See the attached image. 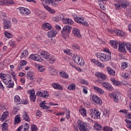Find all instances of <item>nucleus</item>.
Here are the masks:
<instances>
[{
	"mask_svg": "<svg viewBox=\"0 0 131 131\" xmlns=\"http://www.w3.org/2000/svg\"><path fill=\"white\" fill-rule=\"evenodd\" d=\"M1 126H2V130L3 131L8 130V125L7 123H4L3 124H2Z\"/></svg>",
	"mask_w": 131,
	"mask_h": 131,
	"instance_id": "obj_38",
	"label": "nucleus"
},
{
	"mask_svg": "<svg viewBox=\"0 0 131 131\" xmlns=\"http://www.w3.org/2000/svg\"><path fill=\"white\" fill-rule=\"evenodd\" d=\"M73 33L74 35L77 36V37H81V35L80 34V31L76 28H74L73 29Z\"/></svg>",
	"mask_w": 131,
	"mask_h": 131,
	"instance_id": "obj_15",
	"label": "nucleus"
},
{
	"mask_svg": "<svg viewBox=\"0 0 131 131\" xmlns=\"http://www.w3.org/2000/svg\"><path fill=\"white\" fill-rule=\"evenodd\" d=\"M104 131H112V128L108 126H104L103 128Z\"/></svg>",
	"mask_w": 131,
	"mask_h": 131,
	"instance_id": "obj_52",
	"label": "nucleus"
},
{
	"mask_svg": "<svg viewBox=\"0 0 131 131\" xmlns=\"http://www.w3.org/2000/svg\"><path fill=\"white\" fill-rule=\"evenodd\" d=\"M8 116H9V112H4L1 118V120L2 121H4V120H6V119H7V118H8Z\"/></svg>",
	"mask_w": 131,
	"mask_h": 131,
	"instance_id": "obj_29",
	"label": "nucleus"
},
{
	"mask_svg": "<svg viewBox=\"0 0 131 131\" xmlns=\"http://www.w3.org/2000/svg\"><path fill=\"white\" fill-rule=\"evenodd\" d=\"M80 113L81 114L82 116L86 117V110L84 108H81L79 110Z\"/></svg>",
	"mask_w": 131,
	"mask_h": 131,
	"instance_id": "obj_37",
	"label": "nucleus"
},
{
	"mask_svg": "<svg viewBox=\"0 0 131 131\" xmlns=\"http://www.w3.org/2000/svg\"><path fill=\"white\" fill-rule=\"evenodd\" d=\"M45 3L51 6H57L58 5V1H56V0H46Z\"/></svg>",
	"mask_w": 131,
	"mask_h": 131,
	"instance_id": "obj_21",
	"label": "nucleus"
},
{
	"mask_svg": "<svg viewBox=\"0 0 131 131\" xmlns=\"http://www.w3.org/2000/svg\"><path fill=\"white\" fill-rule=\"evenodd\" d=\"M80 20H81V21H83V18L82 17H78V18H75V22H77V23H79L80 24H81V23H82V21H80Z\"/></svg>",
	"mask_w": 131,
	"mask_h": 131,
	"instance_id": "obj_44",
	"label": "nucleus"
},
{
	"mask_svg": "<svg viewBox=\"0 0 131 131\" xmlns=\"http://www.w3.org/2000/svg\"><path fill=\"white\" fill-rule=\"evenodd\" d=\"M111 96L114 98V101L117 103L119 101V98H120V95L119 92H113L111 94Z\"/></svg>",
	"mask_w": 131,
	"mask_h": 131,
	"instance_id": "obj_11",
	"label": "nucleus"
},
{
	"mask_svg": "<svg viewBox=\"0 0 131 131\" xmlns=\"http://www.w3.org/2000/svg\"><path fill=\"white\" fill-rule=\"evenodd\" d=\"M41 97L42 98H48L49 97V94H48V91H44L43 93H42Z\"/></svg>",
	"mask_w": 131,
	"mask_h": 131,
	"instance_id": "obj_47",
	"label": "nucleus"
},
{
	"mask_svg": "<svg viewBox=\"0 0 131 131\" xmlns=\"http://www.w3.org/2000/svg\"><path fill=\"white\" fill-rule=\"evenodd\" d=\"M44 8H45V9L47 10V11H49V12H51L52 13H55V10H52V9H51L48 6H44Z\"/></svg>",
	"mask_w": 131,
	"mask_h": 131,
	"instance_id": "obj_51",
	"label": "nucleus"
},
{
	"mask_svg": "<svg viewBox=\"0 0 131 131\" xmlns=\"http://www.w3.org/2000/svg\"><path fill=\"white\" fill-rule=\"evenodd\" d=\"M60 76H61L62 78H65L66 79H67V78H69V75H68V74H67V73L64 71L60 72Z\"/></svg>",
	"mask_w": 131,
	"mask_h": 131,
	"instance_id": "obj_28",
	"label": "nucleus"
},
{
	"mask_svg": "<svg viewBox=\"0 0 131 131\" xmlns=\"http://www.w3.org/2000/svg\"><path fill=\"white\" fill-rule=\"evenodd\" d=\"M125 116L127 118H129V119H131V113H128V112Z\"/></svg>",
	"mask_w": 131,
	"mask_h": 131,
	"instance_id": "obj_62",
	"label": "nucleus"
},
{
	"mask_svg": "<svg viewBox=\"0 0 131 131\" xmlns=\"http://www.w3.org/2000/svg\"><path fill=\"white\" fill-rule=\"evenodd\" d=\"M9 45L11 47H14L15 46V41H9Z\"/></svg>",
	"mask_w": 131,
	"mask_h": 131,
	"instance_id": "obj_63",
	"label": "nucleus"
},
{
	"mask_svg": "<svg viewBox=\"0 0 131 131\" xmlns=\"http://www.w3.org/2000/svg\"><path fill=\"white\" fill-rule=\"evenodd\" d=\"M52 86L54 88L55 90H59V91L63 90V86L61 85L59 83H53L51 84Z\"/></svg>",
	"mask_w": 131,
	"mask_h": 131,
	"instance_id": "obj_17",
	"label": "nucleus"
},
{
	"mask_svg": "<svg viewBox=\"0 0 131 131\" xmlns=\"http://www.w3.org/2000/svg\"><path fill=\"white\" fill-rule=\"evenodd\" d=\"M95 76L98 78H100L101 79L103 80L106 79V78H107V76H106L105 74L100 72L96 73Z\"/></svg>",
	"mask_w": 131,
	"mask_h": 131,
	"instance_id": "obj_20",
	"label": "nucleus"
},
{
	"mask_svg": "<svg viewBox=\"0 0 131 131\" xmlns=\"http://www.w3.org/2000/svg\"><path fill=\"white\" fill-rule=\"evenodd\" d=\"M27 56H28V51H27V50H25L23 52H22L20 58L22 59V58L27 57Z\"/></svg>",
	"mask_w": 131,
	"mask_h": 131,
	"instance_id": "obj_43",
	"label": "nucleus"
},
{
	"mask_svg": "<svg viewBox=\"0 0 131 131\" xmlns=\"http://www.w3.org/2000/svg\"><path fill=\"white\" fill-rule=\"evenodd\" d=\"M4 28L5 29H10L11 28V22L10 20L5 19L4 20Z\"/></svg>",
	"mask_w": 131,
	"mask_h": 131,
	"instance_id": "obj_16",
	"label": "nucleus"
},
{
	"mask_svg": "<svg viewBox=\"0 0 131 131\" xmlns=\"http://www.w3.org/2000/svg\"><path fill=\"white\" fill-rule=\"evenodd\" d=\"M96 56L102 62H106V61L111 60V53H108V55L105 53H98L96 54Z\"/></svg>",
	"mask_w": 131,
	"mask_h": 131,
	"instance_id": "obj_3",
	"label": "nucleus"
},
{
	"mask_svg": "<svg viewBox=\"0 0 131 131\" xmlns=\"http://www.w3.org/2000/svg\"><path fill=\"white\" fill-rule=\"evenodd\" d=\"M26 64H27V61L24 60H21L19 63V67H18V70H21V69H22L21 66H25Z\"/></svg>",
	"mask_w": 131,
	"mask_h": 131,
	"instance_id": "obj_34",
	"label": "nucleus"
},
{
	"mask_svg": "<svg viewBox=\"0 0 131 131\" xmlns=\"http://www.w3.org/2000/svg\"><path fill=\"white\" fill-rule=\"evenodd\" d=\"M97 66L104 68V67H105V64L102 63V62H100V61H98Z\"/></svg>",
	"mask_w": 131,
	"mask_h": 131,
	"instance_id": "obj_60",
	"label": "nucleus"
},
{
	"mask_svg": "<svg viewBox=\"0 0 131 131\" xmlns=\"http://www.w3.org/2000/svg\"><path fill=\"white\" fill-rule=\"evenodd\" d=\"M106 71L109 75H111L112 76H115L116 72L113 69L111 68L110 67H106Z\"/></svg>",
	"mask_w": 131,
	"mask_h": 131,
	"instance_id": "obj_14",
	"label": "nucleus"
},
{
	"mask_svg": "<svg viewBox=\"0 0 131 131\" xmlns=\"http://www.w3.org/2000/svg\"><path fill=\"white\" fill-rule=\"evenodd\" d=\"M40 56H41V57H42L46 60H48L50 55V53H49L48 52H47V51H42L40 53Z\"/></svg>",
	"mask_w": 131,
	"mask_h": 131,
	"instance_id": "obj_23",
	"label": "nucleus"
},
{
	"mask_svg": "<svg viewBox=\"0 0 131 131\" xmlns=\"http://www.w3.org/2000/svg\"><path fill=\"white\" fill-rule=\"evenodd\" d=\"M77 126L80 131H86L88 129V124L85 122H81L80 120H78Z\"/></svg>",
	"mask_w": 131,
	"mask_h": 131,
	"instance_id": "obj_6",
	"label": "nucleus"
},
{
	"mask_svg": "<svg viewBox=\"0 0 131 131\" xmlns=\"http://www.w3.org/2000/svg\"><path fill=\"white\" fill-rule=\"evenodd\" d=\"M110 44L111 45L112 47L114 48V49H117L118 48V46L119 45V43L118 41L112 40L110 41Z\"/></svg>",
	"mask_w": 131,
	"mask_h": 131,
	"instance_id": "obj_25",
	"label": "nucleus"
},
{
	"mask_svg": "<svg viewBox=\"0 0 131 131\" xmlns=\"http://www.w3.org/2000/svg\"><path fill=\"white\" fill-rule=\"evenodd\" d=\"M115 7H116L117 10H119V9H121V8H123L125 9L127 8V7H129V4H128V2L125 0H121L119 1L117 4H114Z\"/></svg>",
	"mask_w": 131,
	"mask_h": 131,
	"instance_id": "obj_4",
	"label": "nucleus"
},
{
	"mask_svg": "<svg viewBox=\"0 0 131 131\" xmlns=\"http://www.w3.org/2000/svg\"><path fill=\"white\" fill-rule=\"evenodd\" d=\"M49 70L50 72V73L51 74V75H55L56 73H57V71L54 68H49Z\"/></svg>",
	"mask_w": 131,
	"mask_h": 131,
	"instance_id": "obj_36",
	"label": "nucleus"
},
{
	"mask_svg": "<svg viewBox=\"0 0 131 131\" xmlns=\"http://www.w3.org/2000/svg\"><path fill=\"white\" fill-rule=\"evenodd\" d=\"M30 100L34 102V103L35 102V100H36V96H30Z\"/></svg>",
	"mask_w": 131,
	"mask_h": 131,
	"instance_id": "obj_59",
	"label": "nucleus"
},
{
	"mask_svg": "<svg viewBox=\"0 0 131 131\" xmlns=\"http://www.w3.org/2000/svg\"><path fill=\"white\" fill-rule=\"evenodd\" d=\"M5 35L6 37H7V38H12L13 37V35L8 32H5Z\"/></svg>",
	"mask_w": 131,
	"mask_h": 131,
	"instance_id": "obj_45",
	"label": "nucleus"
},
{
	"mask_svg": "<svg viewBox=\"0 0 131 131\" xmlns=\"http://www.w3.org/2000/svg\"><path fill=\"white\" fill-rule=\"evenodd\" d=\"M31 131H37V126L35 124H32L31 127Z\"/></svg>",
	"mask_w": 131,
	"mask_h": 131,
	"instance_id": "obj_50",
	"label": "nucleus"
},
{
	"mask_svg": "<svg viewBox=\"0 0 131 131\" xmlns=\"http://www.w3.org/2000/svg\"><path fill=\"white\" fill-rule=\"evenodd\" d=\"M40 106L43 109H50V106L46 105V101H43L40 103Z\"/></svg>",
	"mask_w": 131,
	"mask_h": 131,
	"instance_id": "obj_31",
	"label": "nucleus"
},
{
	"mask_svg": "<svg viewBox=\"0 0 131 131\" xmlns=\"http://www.w3.org/2000/svg\"><path fill=\"white\" fill-rule=\"evenodd\" d=\"M103 16L104 17H102L101 19H102V20L104 21H107L108 20V15L104 13Z\"/></svg>",
	"mask_w": 131,
	"mask_h": 131,
	"instance_id": "obj_55",
	"label": "nucleus"
},
{
	"mask_svg": "<svg viewBox=\"0 0 131 131\" xmlns=\"http://www.w3.org/2000/svg\"><path fill=\"white\" fill-rule=\"evenodd\" d=\"M21 122V119L20 118V116L17 115L15 117L14 124H18Z\"/></svg>",
	"mask_w": 131,
	"mask_h": 131,
	"instance_id": "obj_32",
	"label": "nucleus"
},
{
	"mask_svg": "<svg viewBox=\"0 0 131 131\" xmlns=\"http://www.w3.org/2000/svg\"><path fill=\"white\" fill-rule=\"evenodd\" d=\"M75 88H76V85L74 83H72L69 85L68 89L70 91H74L75 90Z\"/></svg>",
	"mask_w": 131,
	"mask_h": 131,
	"instance_id": "obj_35",
	"label": "nucleus"
},
{
	"mask_svg": "<svg viewBox=\"0 0 131 131\" xmlns=\"http://www.w3.org/2000/svg\"><path fill=\"white\" fill-rule=\"evenodd\" d=\"M45 70H46V68H45V67L42 66V65H41L40 67H39L38 69V71L39 72H43Z\"/></svg>",
	"mask_w": 131,
	"mask_h": 131,
	"instance_id": "obj_48",
	"label": "nucleus"
},
{
	"mask_svg": "<svg viewBox=\"0 0 131 131\" xmlns=\"http://www.w3.org/2000/svg\"><path fill=\"white\" fill-rule=\"evenodd\" d=\"M128 66V63L127 62L125 61H123L121 63V69L122 70H124Z\"/></svg>",
	"mask_w": 131,
	"mask_h": 131,
	"instance_id": "obj_39",
	"label": "nucleus"
},
{
	"mask_svg": "<svg viewBox=\"0 0 131 131\" xmlns=\"http://www.w3.org/2000/svg\"><path fill=\"white\" fill-rule=\"evenodd\" d=\"M22 118L23 120H25V121H30V118L29 117V115H28V113H26V112H23Z\"/></svg>",
	"mask_w": 131,
	"mask_h": 131,
	"instance_id": "obj_18",
	"label": "nucleus"
},
{
	"mask_svg": "<svg viewBox=\"0 0 131 131\" xmlns=\"http://www.w3.org/2000/svg\"><path fill=\"white\" fill-rule=\"evenodd\" d=\"M90 116L91 118H94V119H100L101 113L96 108H92L90 110Z\"/></svg>",
	"mask_w": 131,
	"mask_h": 131,
	"instance_id": "obj_5",
	"label": "nucleus"
},
{
	"mask_svg": "<svg viewBox=\"0 0 131 131\" xmlns=\"http://www.w3.org/2000/svg\"><path fill=\"white\" fill-rule=\"evenodd\" d=\"M111 81H112V82L117 86H119L121 84L120 81L116 80L115 78L111 79Z\"/></svg>",
	"mask_w": 131,
	"mask_h": 131,
	"instance_id": "obj_30",
	"label": "nucleus"
},
{
	"mask_svg": "<svg viewBox=\"0 0 131 131\" xmlns=\"http://www.w3.org/2000/svg\"><path fill=\"white\" fill-rule=\"evenodd\" d=\"M110 114V111L109 110H105L103 113V115L105 117H109V115Z\"/></svg>",
	"mask_w": 131,
	"mask_h": 131,
	"instance_id": "obj_49",
	"label": "nucleus"
},
{
	"mask_svg": "<svg viewBox=\"0 0 131 131\" xmlns=\"http://www.w3.org/2000/svg\"><path fill=\"white\" fill-rule=\"evenodd\" d=\"M27 78L30 80H34L35 79V76L33 74V72L28 71L27 72Z\"/></svg>",
	"mask_w": 131,
	"mask_h": 131,
	"instance_id": "obj_12",
	"label": "nucleus"
},
{
	"mask_svg": "<svg viewBox=\"0 0 131 131\" xmlns=\"http://www.w3.org/2000/svg\"><path fill=\"white\" fill-rule=\"evenodd\" d=\"M56 34H57V31L53 30L48 32V37H55L56 36Z\"/></svg>",
	"mask_w": 131,
	"mask_h": 131,
	"instance_id": "obj_26",
	"label": "nucleus"
},
{
	"mask_svg": "<svg viewBox=\"0 0 131 131\" xmlns=\"http://www.w3.org/2000/svg\"><path fill=\"white\" fill-rule=\"evenodd\" d=\"M125 47L126 49L129 53H131V45L129 43H126L125 42H123L121 45L119 44V51L121 53H126L125 50Z\"/></svg>",
	"mask_w": 131,
	"mask_h": 131,
	"instance_id": "obj_2",
	"label": "nucleus"
},
{
	"mask_svg": "<svg viewBox=\"0 0 131 131\" xmlns=\"http://www.w3.org/2000/svg\"><path fill=\"white\" fill-rule=\"evenodd\" d=\"M19 10L20 13L23 14V15H24V16H28V15H29L31 13L30 11L26 8L19 7Z\"/></svg>",
	"mask_w": 131,
	"mask_h": 131,
	"instance_id": "obj_9",
	"label": "nucleus"
},
{
	"mask_svg": "<svg viewBox=\"0 0 131 131\" xmlns=\"http://www.w3.org/2000/svg\"><path fill=\"white\" fill-rule=\"evenodd\" d=\"M60 20H62L63 23L64 24H70V25H72L73 24L74 21L72 20V19L69 18H64L63 17V15H60Z\"/></svg>",
	"mask_w": 131,
	"mask_h": 131,
	"instance_id": "obj_8",
	"label": "nucleus"
},
{
	"mask_svg": "<svg viewBox=\"0 0 131 131\" xmlns=\"http://www.w3.org/2000/svg\"><path fill=\"white\" fill-rule=\"evenodd\" d=\"M20 97H19V96L18 95H16L15 96H14V101L15 102H20Z\"/></svg>",
	"mask_w": 131,
	"mask_h": 131,
	"instance_id": "obj_57",
	"label": "nucleus"
},
{
	"mask_svg": "<svg viewBox=\"0 0 131 131\" xmlns=\"http://www.w3.org/2000/svg\"><path fill=\"white\" fill-rule=\"evenodd\" d=\"M72 47L73 49H75L76 50H79V46L77 45V44L73 43L72 45Z\"/></svg>",
	"mask_w": 131,
	"mask_h": 131,
	"instance_id": "obj_54",
	"label": "nucleus"
},
{
	"mask_svg": "<svg viewBox=\"0 0 131 131\" xmlns=\"http://www.w3.org/2000/svg\"><path fill=\"white\" fill-rule=\"evenodd\" d=\"M120 113H124L125 115V116H126V114H127V112H128V111L126 110H121L119 111Z\"/></svg>",
	"mask_w": 131,
	"mask_h": 131,
	"instance_id": "obj_56",
	"label": "nucleus"
},
{
	"mask_svg": "<svg viewBox=\"0 0 131 131\" xmlns=\"http://www.w3.org/2000/svg\"><path fill=\"white\" fill-rule=\"evenodd\" d=\"M47 60L48 61H49V64H54V63L56 62V58H55V56L52 55H49V57H48V59H47Z\"/></svg>",
	"mask_w": 131,
	"mask_h": 131,
	"instance_id": "obj_24",
	"label": "nucleus"
},
{
	"mask_svg": "<svg viewBox=\"0 0 131 131\" xmlns=\"http://www.w3.org/2000/svg\"><path fill=\"white\" fill-rule=\"evenodd\" d=\"M6 5H14V1H7L5 0Z\"/></svg>",
	"mask_w": 131,
	"mask_h": 131,
	"instance_id": "obj_53",
	"label": "nucleus"
},
{
	"mask_svg": "<svg viewBox=\"0 0 131 131\" xmlns=\"http://www.w3.org/2000/svg\"><path fill=\"white\" fill-rule=\"evenodd\" d=\"M76 64L80 65V66H83V65H84V60L82 58H80Z\"/></svg>",
	"mask_w": 131,
	"mask_h": 131,
	"instance_id": "obj_42",
	"label": "nucleus"
},
{
	"mask_svg": "<svg viewBox=\"0 0 131 131\" xmlns=\"http://www.w3.org/2000/svg\"><path fill=\"white\" fill-rule=\"evenodd\" d=\"M93 101L96 103V104H98V105H102V100H101V98H100L99 97L94 95L92 98Z\"/></svg>",
	"mask_w": 131,
	"mask_h": 131,
	"instance_id": "obj_13",
	"label": "nucleus"
},
{
	"mask_svg": "<svg viewBox=\"0 0 131 131\" xmlns=\"http://www.w3.org/2000/svg\"><path fill=\"white\" fill-rule=\"evenodd\" d=\"M124 78H125L126 79H129L130 78V76L128 75V74L125 73L123 75Z\"/></svg>",
	"mask_w": 131,
	"mask_h": 131,
	"instance_id": "obj_58",
	"label": "nucleus"
},
{
	"mask_svg": "<svg viewBox=\"0 0 131 131\" xmlns=\"http://www.w3.org/2000/svg\"><path fill=\"white\" fill-rule=\"evenodd\" d=\"M1 79H3V81L5 84L7 85V87L9 89L14 88V81L12 80V77L11 75L5 74H3L0 76Z\"/></svg>",
	"mask_w": 131,
	"mask_h": 131,
	"instance_id": "obj_1",
	"label": "nucleus"
},
{
	"mask_svg": "<svg viewBox=\"0 0 131 131\" xmlns=\"http://www.w3.org/2000/svg\"><path fill=\"white\" fill-rule=\"evenodd\" d=\"M102 85L106 90H108V91H113V86L108 82H102Z\"/></svg>",
	"mask_w": 131,
	"mask_h": 131,
	"instance_id": "obj_10",
	"label": "nucleus"
},
{
	"mask_svg": "<svg viewBox=\"0 0 131 131\" xmlns=\"http://www.w3.org/2000/svg\"><path fill=\"white\" fill-rule=\"evenodd\" d=\"M114 33H116V34L120 35V36H123L124 35V32H123V31H121L120 30H114Z\"/></svg>",
	"mask_w": 131,
	"mask_h": 131,
	"instance_id": "obj_33",
	"label": "nucleus"
},
{
	"mask_svg": "<svg viewBox=\"0 0 131 131\" xmlns=\"http://www.w3.org/2000/svg\"><path fill=\"white\" fill-rule=\"evenodd\" d=\"M94 91H95V92H97V93H98V94H100V95H104V94H105V91H104L103 89L98 86H94Z\"/></svg>",
	"mask_w": 131,
	"mask_h": 131,
	"instance_id": "obj_22",
	"label": "nucleus"
},
{
	"mask_svg": "<svg viewBox=\"0 0 131 131\" xmlns=\"http://www.w3.org/2000/svg\"><path fill=\"white\" fill-rule=\"evenodd\" d=\"M71 29H72V27L69 26H65L63 28V30L61 31L62 35L66 36L67 32L68 34L70 33L71 32Z\"/></svg>",
	"mask_w": 131,
	"mask_h": 131,
	"instance_id": "obj_7",
	"label": "nucleus"
},
{
	"mask_svg": "<svg viewBox=\"0 0 131 131\" xmlns=\"http://www.w3.org/2000/svg\"><path fill=\"white\" fill-rule=\"evenodd\" d=\"M42 29L43 30H47V29L51 30L52 29V26L49 23L44 24L42 26Z\"/></svg>",
	"mask_w": 131,
	"mask_h": 131,
	"instance_id": "obj_27",
	"label": "nucleus"
},
{
	"mask_svg": "<svg viewBox=\"0 0 131 131\" xmlns=\"http://www.w3.org/2000/svg\"><path fill=\"white\" fill-rule=\"evenodd\" d=\"M66 110V111H67V112H68L66 114V118L67 119H69V118H70V111H69L68 109H67V108L65 107L64 108Z\"/></svg>",
	"mask_w": 131,
	"mask_h": 131,
	"instance_id": "obj_46",
	"label": "nucleus"
},
{
	"mask_svg": "<svg viewBox=\"0 0 131 131\" xmlns=\"http://www.w3.org/2000/svg\"><path fill=\"white\" fill-rule=\"evenodd\" d=\"M91 62H92L93 63H94L95 64V65H98V63L99 62V61L96 60L95 59H91Z\"/></svg>",
	"mask_w": 131,
	"mask_h": 131,
	"instance_id": "obj_61",
	"label": "nucleus"
},
{
	"mask_svg": "<svg viewBox=\"0 0 131 131\" xmlns=\"http://www.w3.org/2000/svg\"><path fill=\"white\" fill-rule=\"evenodd\" d=\"M80 57L78 56V55H76L73 56V60L75 63H78L79 60L80 59Z\"/></svg>",
	"mask_w": 131,
	"mask_h": 131,
	"instance_id": "obj_41",
	"label": "nucleus"
},
{
	"mask_svg": "<svg viewBox=\"0 0 131 131\" xmlns=\"http://www.w3.org/2000/svg\"><path fill=\"white\" fill-rule=\"evenodd\" d=\"M102 128V126L100 124H95L94 125V129L95 130L99 131Z\"/></svg>",
	"mask_w": 131,
	"mask_h": 131,
	"instance_id": "obj_40",
	"label": "nucleus"
},
{
	"mask_svg": "<svg viewBox=\"0 0 131 131\" xmlns=\"http://www.w3.org/2000/svg\"><path fill=\"white\" fill-rule=\"evenodd\" d=\"M30 59L34 60V61H39L40 60V56L38 54H32L30 56Z\"/></svg>",
	"mask_w": 131,
	"mask_h": 131,
	"instance_id": "obj_19",
	"label": "nucleus"
},
{
	"mask_svg": "<svg viewBox=\"0 0 131 131\" xmlns=\"http://www.w3.org/2000/svg\"><path fill=\"white\" fill-rule=\"evenodd\" d=\"M24 128L29 129V124L28 123H25L24 125Z\"/></svg>",
	"mask_w": 131,
	"mask_h": 131,
	"instance_id": "obj_64",
	"label": "nucleus"
}]
</instances>
